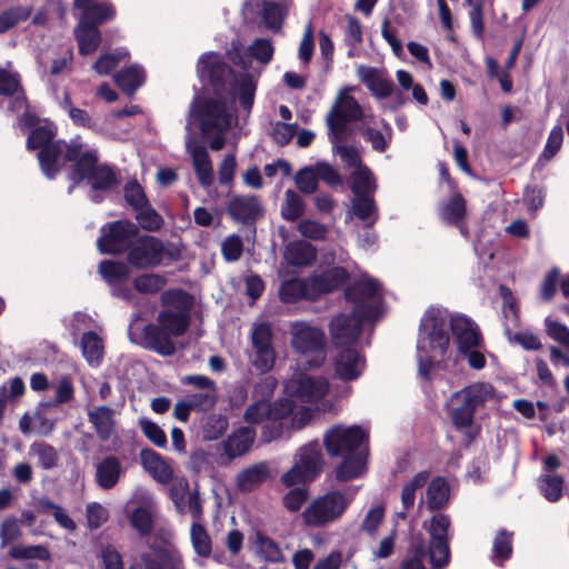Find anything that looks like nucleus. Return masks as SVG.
I'll return each instance as SVG.
<instances>
[{
  "mask_svg": "<svg viewBox=\"0 0 569 569\" xmlns=\"http://www.w3.org/2000/svg\"><path fill=\"white\" fill-rule=\"evenodd\" d=\"M197 72L200 80L209 83L218 97L209 99L197 97L192 101L186 124V147L192 158L199 183L202 187H209L213 182L212 163L207 150L193 141L191 127H199L212 150H221L226 142L223 133L234 121L232 104L238 98L244 109L249 110L252 107L259 73L253 76L244 72L237 77L214 52L200 57Z\"/></svg>",
  "mask_w": 569,
  "mask_h": 569,
  "instance_id": "obj_1",
  "label": "nucleus"
},
{
  "mask_svg": "<svg viewBox=\"0 0 569 569\" xmlns=\"http://www.w3.org/2000/svg\"><path fill=\"white\" fill-rule=\"evenodd\" d=\"M347 298L355 302L352 312L336 316L329 327L332 342L337 348L352 346L359 337L362 321L375 320L382 313L381 286L369 276H362L347 291Z\"/></svg>",
  "mask_w": 569,
  "mask_h": 569,
  "instance_id": "obj_2",
  "label": "nucleus"
},
{
  "mask_svg": "<svg viewBox=\"0 0 569 569\" xmlns=\"http://www.w3.org/2000/svg\"><path fill=\"white\" fill-rule=\"evenodd\" d=\"M452 318L437 307L429 308L421 318L416 357L422 379H429L433 368L448 359Z\"/></svg>",
  "mask_w": 569,
  "mask_h": 569,
  "instance_id": "obj_3",
  "label": "nucleus"
},
{
  "mask_svg": "<svg viewBox=\"0 0 569 569\" xmlns=\"http://www.w3.org/2000/svg\"><path fill=\"white\" fill-rule=\"evenodd\" d=\"M161 301L163 306L176 307L177 310L161 311L158 316V325H148L143 328V340L147 347L169 356L174 352L171 339L182 335L188 328L189 297L181 290H168L162 293Z\"/></svg>",
  "mask_w": 569,
  "mask_h": 569,
  "instance_id": "obj_4",
  "label": "nucleus"
},
{
  "mask_svg": "<svg viewBox=\"0 0 569 569\" xmlns=\"http://www.w3.org/2000/svg\"><path fill=\"white\" fill-rule=\"evenodd\" d=\"M56 127L53 123L40 122L29 134L28 149H39L38 160L42 172L49 179H53L66 161H73L81 152V142L72 140L69 143L53 141Z\"/></svg>",
  "mask_w": 569,
  "mask_h": 569,
  "instance_id": "obj_5",
  "label": "nucleus"
},
{
  "mask_svg": "<svg viewBox=\"0 0 569 569\" xmlns=\"http://www.w3.org/2000/svg\"><path fill=\"white\" fill-rule=\"evenodd\" d=\"M495 398L490 383L476 382L457 392L447 401V409L457 429H467L472 425L476 409Z\"/></svg>",
  "mask_w": 569,
  "mask_h": 569,
  "instance_id": "obj_6",
  "label": "nucleus"
},
{
  "mask_svg": "<svg viewBox=\"0 0 569 569\" xmlns=\"http://www.w3.org/2000/svg\"><path fill=\"white\" fill-rule=\"evenodd\" d=\"M289 332L291 348L306 358L308 368H320L327 358L323 331L306 321H296L290 325Z\"/></svg>",
  "mask_w": 569,
  "mask_h": 569,
  "instance_id": "obj_7",
  "label": "nucleus"
},
{
  "mask_svg": "<svg viewBox=\"0 0 569 569\" xmlns=\"http://www.w3.org/2000/svg\"><path fill=\"white\" fill-rule=\"evenodd\" d=\"M353 499V493L339 490L329 491L311 500L302 512L303 523L308 527H326L339 520Z\"/></svg>",
  "mask_w": 569,
  "mask_h": 569,
  "instance_id": "obj_8",
  "label": "nucleus"
},
{
  "mask_svg": "<svg viewBox=\"0 0 569 569\" xmlns=\"http://www.w3.org/2000/svg\"><path fill=\"white\" fill-rule=\"evenodd\" d=\"M322 466L323 459L319 442H308L297 450L293 465L282 475L281 481L287 487L310 482L320 475Z\"/></svg>",
  "mask_w": 569,
  "mask_h": 569,
  "instance_id": "obj_9",
  "label": "nucleus"
},
{
  "mask_svg": "<svg viewBox=\"0 0 569 569\" xmlns=\"http://www.w3.org/2000/svg\"><path fill=\"white\" fill-rule=\"evenodd\" d=\"M353 87L342 88L336 101L328 113L327 123L330 130V134H333L337 140L339 134H345L347 129V122L361 120L365 124L369 123V119L372 114H369L363 110L357 100L350 96Z\"/></svg>",
  "mask_w": 569,
  "mask_h": 569,
  "instance_id": "obj_10",
  "label": "nucleus"
},
{
  "mask_svg": "<svg viewBox=\"0 0 569 569\" xmlns=\"http://www.w3.org/2000/svg\"><path fill=\"white\" fill-rule=\"evenodd\" d=\"M157 502L153 495L144 488H136L123 506V512L130 526L140 535L147 536L153 528Z\"/></svg>",
  "mask_w": 569,
  "mask_h": 569,
  "instance_id": "obj_11",
  "label": "nucleus"
},
{
  "mask_svg": "<svg viewBox=\"0 0 569 569\" xmlns=\"http://www.w3.org/2000/svg\"><path fill=\"white\" fill-rule=\"evenodd\" d=\"M98 157L94 150L84 149L81 144V152L74 162L73 180H87L92 190L106 191L116 183L113 171L107 166L97 164Z\"/></svg>",
  "mask_w": 569,
  "mask_h": 569,
  "instance_id": "obj_12",
  "label": "nucleus"
},
{
  "mask_svg": "<svg viewBox=\"0 0 569 569\" xmlns=\"http://www.w3.org/2000/svg\"><path fill=\"white\" fill-rule=\"evenodd\" d=\"M450 518L443 513L435 515L429 522L423 523L430 537L428 557L433 568L439 569L448 565L450 558L449 528Z\"/></svg>",
  "mask_w": 569,
  "mask_h": 569,
  "instance_id": "obj_13",
  "label": "nucleus"
},
{
  "mask_svg": "<svg viewBox=\"0 0 569 569\" xmlns=\"http://www.w3.org/2000/svg\"><path fill=\"white\" fill-rule=\"evenodd\" d=\"M367 431L360 426L336 425L323 435V445L329 456H345L361 450Z\"/></svg>",
  "mask_w": 569,
  "mask_h": 569,
  "instance_id": "obj_14",
  "label": "nucleus"
},
{
  "mask_svg": "<svg viewBox=\"0 0 569 569\" xmlns=\"http://www.w3.org/2000/svg\"><path fill=\"white\" fill-rule=\"evenodd\" d=\"M284 388L289 396L296 397L302 402L318 403L328 395L330 385L328 379L322 376L296 371L287 380Z\"/></svg>",
  "mask_w": 569,
  "mask_h": 569,
  "instance_id": "obj_15",
  "label": "nucleus"
},
{
  "mask_svg": "<svg viewBox=\"0 0 569 569\" xmlns=\"http://www.w3.org/2000/svg\"><path fill=\"white\" fill-rule=\"evenodd\" d=\"M338 349L332 359L333 376L343 382L358 380L367 368L365 356L351 346Z\"/></svg>",
  "mask_w": 569,
  "mask_h": 569,
  "instance_id": "obj_16",
  "label": "nucleus"
},
{
  "mask_svg": "<svg viewBox=\"0 0 569 569\" xmlns=\"http://www.w3.org/2000/svg\"><path fill=\"white\" fill-rule=\"evenodd\" d=\"M137 226L130 221H117L102 227V234L98 239V249L102 253H118L123 251L137 233Z\"/></svg>",
  "mask_w": 569,
  "mask_h": 569,
  "instance_id": "obj_17",
  "label": "nucleus"
},
{
  "mask_svg": "<svg viewBox=\"0 0 569 569\" xmlns=\"http://www.w3.org/2000/svg\"><path fill=\"white\" fill-rule=\"evenodd\" d=\"M169 497L179 513L189 515L192 521L203 519V507L199 492L197 489L190 490L187 480H177L169 489Z\"/></svg>",
  "mask_w": 569,
  "mask_h": 569,
  "instance_id": "obj_18",
  "label": "nucleus"
},
{
  "mask_svg": "<svg viewBox=\"0 0 569 569\" xmlns=\"http://www.w3.org/2000/svg\"><path fill=\"white\" fill-rule=\"evenodd\" d=\"M272 332L267 323L257 325L251 335L252 345L256 350L253 366L260 372H268L274 365V350L271 346Z\"/></svg>",
  "mask_w": 569,
  "mask_h": 569,
  "instance_id": "obj_19",
  "label": "nucleus"
},
{
  "mask_svg": "<svg viewBox=\"0 0 569 569\" xmlns=\"http://www.w3.org/2000/svg\"><path fill=\"white\" fill-rule=\"evenodd\" d=\"M163 246L154 237H143L137 240L129 252V260L139 268L153 267L160 263Z\"/></svg>",
  "mask_w": 569,
  "mask_h": 569,
  "instance_id": "obj_20",
  "label": "nucleus"
},
{
  "mask_svg": "<svg viewBox=\"0 0 569 569\" xmlns=\"http://www.w3.org/2000/svg\"><path fill=\"white\" fill-rule=\"evenodd\" d=\"M451 332L456 339L459 352L482 348V338L478 326L465 316H453Z\"/></svg>",
  "mask_w": 569,
  "mask_h": 569,
  "instance_id": "obj_21",
  "label": "nucleus"
},
{
  "mask_svg": "<svg viewBox=\"0 0 569 569\" xmlns=\"http://www.w3.org/2000/svg\"><path fill=\"white\" fill-rule=\"evenodd\" d=\"M357 76L376 98L385 99L393 92V83L382 69L359 66L357 68Z\"/></svg>",
  "mask_w": 569,
  "mask_h": 569,
  "instance_id": "obj_22",
  "label": "nucleus"
},
{
  "mask_svg": "<svg viewBox=\"0 0 569 569\" xmlns=\"http://www.w3.org/2000/svg\"><path fill=\"white\" fill-rule=\"evenodd\" d=\"M228 212L234 220L248 222L262 214V207L254 196H236L228 204Z\"/></svg>",
  "mask_w": 569,
  "mask_h": 569,
  "instance_id": "obj_23",
  "label": "nucleus"
},
{
  "mask_svg": "<svg viewBox=\"0 0 569 569\" xmlns=\"http://www.w3.org/2000/svg\"><path fill=\"white\" fill-rule=\"evenodd\" d=\"M0 94L14 97L10 106L12 111H21L26 108V98L20 91V76L10 64L0 68Z\"/></svg>",
  "mask_w": 569,
  "mask_h": 569,
  "instance_id": "obj_24",
  "label": "nucleus"
},
{
  "mask_svg": "<svg viewBox=\"0 0 569 569\" xmlns=\"http://www.w3.org/2000/svg\"><path fill=\"white\" fill-rule=\"evenodd\" d=\"M143 469L158 482L169 483L172 480L173 470L170 463L160 455L150 449L140 452Z\"/></svg>",
  "mask_w": 569,
  "mask_h": 569,
  "instance_id": "obj_25",
  "label": "nucleus"
},
{
  "mask_svg": "<svg viewBox=\"0 0 569 569\" xmlns=\"http://www.w3.org/2000/svg\"><path fill=\"white\" fill-rule=\"evenodd\" d=\"M123 473L121 461L114 456L103 458L96 467L97 485L104 490L113 488Z\"/></svg>",
  "mask_w": 569,
  "mask_h": 569,
  "instance_id": "obj_26",
  "label": "nucleus"
},
{
  "mask_svg": "<svg viewBox=\"0 0 569 569\" xmlns=\"http://www.w3.org/2000/svg\"><path fill=\"white\" fill-rule=\"evenodd\" d=\"M141 559L146 569H184L182 556L176 550L153 549Z\"/></svg>",
  "mask_w": 569,
  "mask_h": 569,
  "instance_id": "obj_27",
  "label": "nucleus"
},
{
  "mask_svg": "<svg viewBox=\"0 0 569 569\" xmlns=\"http://www.w3.org/2000/svg\"><path fill=\"white\" fill-rule=\"evenodd\" d=\"M313 284L310 279H291L284 281L279 288L280 300L284 303H293L300 299L315 300Z\"/></svg>",
  "mask_w": 569,
  "mask_h": 569,
  "instance_id": "obj_28",
  "label": "nucleus"
},
{
  "mask_svg": "<svg viewBox=\"0 0 569 569\" xmlns=\"http://www.w3.org/2000/svg\"><path fill=\"white\" fill-rule=\"evenodd\" d=\"M341 457L343 460L336 470V477L338 480L349 481L363 475L366 469V453L363 449Z\"/></svg>",
  "mask_w": 569,
  "mask_h": 569,
  "instance_id": "obj_29",
  "label": "nucleus"
},
{
  "mask_svg": "<svg viewBox=\"0 0 569 569\" xmlns=\"http://www.w3.org/2000/svg\"><path fill=\"white\" fill-rule=\"evenodd\" d=\"M269 475V465L267 462H258L238 473L237 485L241 491L249 492L261 486Z\"/></svg>",
  "mask_w": 569,
  "mask_h": 569,
  "instance_id": "obj_30",
  "label": "nucleus"
},
{
  "mask_svg": "<svg viewBox=\"0 0 569 569\" xmlns=\"http://www.w3.org/2000/svg\"><path fill=\"white\" fill-rule=\"evenodd\" d=\"M283 258L291 266L306 267L315 261L316 249L306 241H292L286 246Z\"/></svg>",
  "mask_w": 569,
  "mask_h": 569,
  "instance_id": "obj_31",
  "label": "nucleus"
},
{
  "mask_svg": "<svg viewBox=\"0 0 569 569\" xmlns=\"http://www.w3.org/2000/svg\"><path fill=\"white\" fill-rule=\"evenodd\" d=\"M309 279L311 284H313L312 289L316 291L315 296L317 299L320 295L327 293L340 287L347 279V272L342 268L335 267L328 269L319 276L310 277Z\"/></svg>",
  "mask_w": 569,
  "mask_h": 569,
  "instance_id": "obj_32",
  "label": "nucleus"
},
{
  "mask_svg": "<svg viewBox=\"0 0 569 569\" xmlns=\"http://www.w3.org/2000/svg\"><path fill=\"white\" fill-rule=\"evenodd\" d=\"M251 543L252 550L259 560L271 563L282 561L283 555L279 546L263 533L257 531Z\"/></svg>",
  "mask_w": 569,
  "mask_h": 569,
  "instance_id": "obj_33",
  "label": "nucleus"
},
{
  "mask_svg": "<svg viewBox=\"0 0 569 569\" xmlns=\"http://www.w3.org/2000/svg\"><path fill=\"white\" fill-rule=\"evenodd\" d=\"M82 356L91 367H99L103 360L104 346L103 340L93 331L82 335L80 340Z\"/></svg>",
  "mask_w": 569,
  "mask_h": 569,
  "instance_id": "obj_34",
  "label": "nucleus"
},
{
  "mask_svg": "<svg viewBox=\"0 0 569 569\" xmlns=\"http://www.w3.org/2000/svg\"><path fill=\"white\" fill-rule=\"evenodd\" d=\"M74 37L78 42L80 54L87 56L93 53L101 43V34L96 26L82 23L79 20L74 30Z\"/></svg>",
  "mask_w": 569,
  "mask_h": 569,
  "instance_id": "obj_35",
  "label": "nucleus"
},
{
  "mask_svg": "<svg viewBox=\"0 0 569 569\" xmlns=\"http://www.w3.org/2000/svg\"><path fill=\"white\" fill-rule=\"evenodd\" d=\"M256 432L249 427H242L236 430L226 442V452L234 458L246 453L254 441Z\"/></svg>",
  "mask_w": 569,
  "mask_h": 569,
  "instance_id": "obj_36",
  "label": "nucleus"
},
{
  "mask_svg": "<svg viewBox=\"0 0 569 569\" xmlns=\"http://www.w3.org/2000/svg\"><path fill=\"white\" fill-rule=\"evenodd\" d=\"M114 17V6L110 1H101L83 10L79 16V20L82 23H89L98 28L99 24L111 21Z\"/></svg>",
  "mask_w": 569,
  "mask_h": 569,
  "instance_id": "obj_37",
  "label": "nucleus"
},
{
  "mask_svg": "<svg viewBox=\"0 0 569 569\" xmlns=\"http://www.w3.org/2000/svg\"><path fill=\"white\" fill-rule=\"evenodd\" d=\"M289 3L264 1L261 7L262 21L269 30L279 31L288 14Z\"/></svg>",
  "mask_w": 569,
  "mask_h": 569,
  "instance_id": "obj_38",
  "label": "nucleus"
},
{
  "mask_svg": "<svg viewBox=\"0 0 569 569\" xmlns=\"http://www.w3.org/2000/svg\"><path fill=\"white\" fill-rule=\"evenodd\" d=\"M190 542L197 557L208 558L212 552V540L202 520L192 521L189 530Z\"/></svg>",
  "mask_w": 569,
  "mask_h": 569,
  "instance_id": "obj_39",
  "label": "nucleus"
},
{
  "mask_svg": "<svg viewBox=\"0 0 569 569\" xmlns=\"http://www.w3.org/2000/svg\"><path fill=\"white\" fill-rule=\"evenodd\" d=\"M88 417L99 438L101 440L109 439L114 426L113 410L109 407L101 406L91 410Z\"/></svg>",
  "mask_w": 569,
  "mask_h": 569,
  "instance_id": "obj_40",
  "label": "nucleus"
},
{
  "mask_svg": "<svg viewBox=\"0 0 569 569\" xmlns=\"http://www.w3.org/2000/svg\"><path fill=\"white\" fill-rule=\"evenodd\" d=\"M429 478L428 472L421 471L407 481L401 489V503L403 510H409L415 506L416 493L421 490ZM400 518H406V511L399 512Z\"/></svg>",
  "mask_w": 569,
  "mask_h": 569,
  "instance_id": "obj_41",
  "label": "nucleus"
},
{
  "mask_svg": "<svg viewBox=\"0 0 569 569\" xmlns=\"http://www.w3.org/2000/svg\"><path fill=\"white\" fill-rule=\"evenodd\" d=\"M449 500V486L442 478L433 479L426 491V505L429 510L441 509Z\"/></svg>",
  "mask_w": 569,
  "mask_h": 569,
  "instance_id": "obj_42",
  "label": "nucleus"
},
{
  "mask_svg": "<svg viewBox=\"0 0 569 569\" xmlns=\"http://www.w3.org/2000/svg\"><path fill=\"white\" fill-rule=\"evenodd\" d=\"M29 457L36 458L39 467L51 470L58 466L59 456L57 450L43 441L33 442L29 447Z\"/></svg>",
  "mask_w": 569,
  "mask_h": 569,
  "instance_id": "obj_43",
  "label": "nucleus"
},
{
  "mask_svg": "<svg viewBox=\"0 0 569 569\" xmlns=\"http://www.w3.org/2000/svg\"><path fill=\"white\" fill-rule=\"evenodd\" d=\"M352 211L367 226H372L378 219L377 207L372 194L353 196Z\"/></svg>",
  "mask_w": 569,
  "mask_h": 569,
  "instance_id": "obj_44",
  "label": "nucleus"
},
{
  "mask_svg": "<svg viewBox=\"0 0 569 569\" xmlns=\"http://www.w3.org/2000/svg\"><path fill=\"white\" fill-rule=\"evenodd\" d=\"M118 87L126 93H133L144 81V72L139 66L121 70L114 76Z\"/></svg>",
  "mask_w": 569,
  "mask_h": 569,
  "instance_id": "obj_45",
  "label": "nucleus"
},
{
  "mask_svg": "<svg viewBox=\"0 0 569 569\" xmlns=\"http://www.w3.org/2000/svg\"><path fill=\"white\" fill-rule=\"evenodd\" d=\"M376 182L367 167L359 166L351 174V191L353 196L372 194L376 191Z\"/></svg>",
  "mask_w": 569,
  "mask_h": 569,
  "instance_id": "obj_46",
  "label": "nucleus"
},
{
  "mask_svg": "<svg viewBox=\"0 0 569 569\" xmlns=\"http://www.w3.org/2000/svg\"><path fill=\"white\" fill-rule=\"evenodd\" d=\"M500 295L503 300V319H505V331L507 336H510L512 329L517 328L519 325V316L516 307V300L511 293V291L506 287H500Z\"/></svg>",
  "mask_w": 569,
  "mask_h": 569,
  "instance_id": "obj_47",
  "label": "nucleus"
},
{
  "mask_svg": "<svg viewBox=\"0 0 569 569\" xmlns=\"http://www.w3.org/2000/svg\"><path fill=\"white\" fill-rule=\"evenodd\" d=\"M99 272L109 284L116 286L128 278L130 270L123 262L102 261Z\"/></svg>",
  "mask_w": 569,
  "mask_h": 569,
  "instance_id": "obj_48",
  "label": "nucleus"
},
{
  "mask_svg": "<svg viewBox=\"0 0 569 569\" xmlns=\"http://www.w3.org/2000/svg\"><path fill=\"white\" fill-rule=\"evenodd\" d=\"M563 480L561 477L545 473L539 479V489L543 497L551 501H558L562 496Z\"/></svg>",
  "mask_w": 569,
  "mask_h": 569,
  "instance_id": "obj_49",
  "label": "nucleus"
},
{
  "mask_svg": "<svg viewBox=\"0 0 569 569\" xmlns=\"http://www.w3.org/2000/svg\"><path fill=\"white\" fill-rule=\"evenodd\" d=\"M305 210V203L301 197L293 190H287L284 192V200L281 206V216L288 221H295L302 216Z\"/></svg>",
  "mask_w": 569,
  "mask_h": 569,
  "instance_id": "obj_50",
  "label": "nucleus"
},
{
  "mask_svg": "<svg viewBox=\"0 0 569 569\" xmlns=\"http://www.w3.org/2000/svg\"><path fill=\"white\" fill-rule=\"evenodd\" d=\"M427 550L421 538H415L401 569H426Z\"/></svg>",
  "mask_w": 569,
  "mask_h": 569,
  "instance_id": "obj_51",
  "label": "nucleus"
},
{
  "mask_svg": "<svg viewBox=\"0 0 569 569\" xmlns=\"http://www.w3.org/2000/svg\"><path fill=\"white\" fill-rule=\"evenodd\" d=\"M129 53L126 49H119L112 53H103L93 63V70L99 76H106L113 70L121 61L128 58Z\"/></svg>",
  "mask_w": 569,
  "mask_h": 569,
  "instance_id": "obj_52",
  "label": "nucleus"
},
{
  "mask_svg": "<svg viewBox=\"0 0 569 569\" xmlns=\"http://www.w3.org/2000/svg\"><path fill=\"white\" fill-rule=\"evenodd\" d=\"M274 48L270 40L257 38L249 47L248 54L262 66L268 64L273 57Z\"/></svg>",
  "mask_w": 569,
  "mask_h": 569,
  "instance_id": "obj_53",
  "label": "nucleus"
},
{
  "mask_svg": "<svg viewBox=\"0 0 569 569\" xmlns=\"http://www.w3.org/2000/svg\"><path fill=\"white\" fill-rule=\"evenodd\" d=\"M466 207L461 196H453L442 208L441 219L448 223L458 224L465 217Z\"/></svg>",
  "mask_w": 569,
  "mask_h": 569,
  "instance_id": "obj_54",
  "label": "nucleus"
},
{
  "mask_svg": "<svg viewBox=\"0 0 569 569\" xmlns=\"http://www.w3.org/2000/svg\"><path fill=\"white\" fill-rule=\"evenodd\" d=\"M342 136L343 134H339L336 140L333 134H330L335 151L340 157L341 161H343L348 167L357 169L361 166L360 154L355 147L341 143Z\"/></svg>",
  "mask_w": 569,
  "mask_h": 569,
  "instance_id": "obj_55",
  "label": "nucleus"
},
{
  "mask_svg": "<svg viewBox=\"0 0 569 569\" xmlns=\"http://www.w3.org/2000/svg\"><path fill=\"white\" fill-rule=\"evenodd\" d=\"M31 14L28 7H14L0 14V33H4L20 21L27 20Z\"/></svg>",
  "mask_w": 569,
  "mask_h": 569,
  "instance_id": "obj_56",
  "label": "nucleus"
},
{
  "mask_svg": "<svg viewBox=\"0 0 569 569\" xmlns=\"http://www.w3.org/2000/svg\"><path fill=\"white\" fill-rule=\"evenodd\" d=\"M138 425L149 441H151L157 447H166L167 436L157 423L148 418H140L138 420Z\"/></svg>",
  "mask_w": 569,
  "mask_h": 569,
  "instance_id": "obj_57",
  "label": "nucleus"
},
{
  "mask_svg": "<svg viewBox=\"0 0 569 569\" xmlns=\"http://www.w3.org/2000/svg\"><path fill=\"white\" fill-rule=\"evenodd\" d=\"M166 284L163 277L158 274H142L134 279L133 286L141 293H156Z\"/></svg>",
  "mask_w": 569,
  "mask_h": 569,
  "instance_id": "obj_58",
  "label": "nucleus"
},
{
  "mask_svg": "<svg viewBox=\"0 0 569 569\" xmlns=\"http://www.w3.org/2000/svg\"><path fill=\"white\" fill-rule=\"evenodd\" d=\"M137 211V220L143 229L154 231L162 227L163 219L156 210L149 207L148 203Z\"/></svg>",
  "mask_w": 569,
  "mask_h": 569,
  "instance_id": "obj_59",
  "label": "nucleus"
},
{
  "mask_svg": "<svg viewBox=\"0 0 569 569\" xmlns=\"http://www.w3.org/2000/svg\"><path fill=\"white\" fill-rule=\"evenodd\" d=\"M87 525L90 529H98L107 522L109 512L106 507L99 502H90L86 509Z\"/></svg>",
  "mask_w": 569,
  "mask_h": 569,
  "instance_id": "obj_60",
  "label": "nucleus"
},
{
  "mask_svg": "<svg viewBox=\"0 0 569 569\" xmlns=\"http://www.w3.org/2000/svg\"><path fill=\"white\" fill-rule=\"evenodd\" d=\"M296 186L303 193H313L317 190L318 180L313 167L299 170L295 178Z\"/></svg>",
  "mask_w": 569,
  "mask_h": 569,
  "instance_id": "obj_61",
  "label": "nucleus"
},
{
  "mask_svg": "<svg viewBox=\"0 0 569 569\" xmlns=\"http://www.w3.org/2000/svg\"><path fill=\"white\" fill-rule=\"evenodd\" d=\"M298 230L302 237L311 240H325L328 233V228L315 220H302L298 224Z\"/></svg>",
  "mask_w": 569,
  "mask_h": 569,
  "instance_id": "obj_62",
  "label": "nucleus"
},
{
  "mask_svg": "<svg viewBox=\"0 0 569 569\" xmlns=\"http://www.w3.org/2000/svg\"><path fill=\"white\" fill-rule=\"evenodd\" d=\"M545 325L548 336L569 350V329L550 317L546 318Z\"/></svg>",
  "mask_w": 569,
  "mask_h": 569,
  "instance_id": "obj_63",
  "label": "nucleus"
},
{
  "mask_svg": "<svg viewBox=\"0 0 569 569\" xmlns=\"http://www.w3.org/2000/svg\"><path fill=\"white\" fill-rule=\"evenodd\" d=\"M124 198L126 201L134 209L139 210L148 203L147 197L142 187L136 182H129L124 187Z\"/></svg>",
  "mask_w": 569,
  "mask_h": 569,
  "instance_id": "obj_64",
  "label": "nucleus"
}]
</instances>
